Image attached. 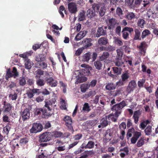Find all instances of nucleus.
<instances>
[{"label": "nucleus", "instance_id": "16", "mask_svg": "<svg viewBox=\"0 0 158 158\" xmlns=\"http://www.w3.org/2000/svg\"><path fill=\"white\" fill-rule=\"evenodd\" d=\"M86 34V32L85 31H81L76 36L74 40L76 41L80 40Z\"/></svg>", "mask_w": 158, "mask_h": 158}, {"label": "nucleus", "instance_id": "42", "mask_svg": "<svg viewBox=\"0 0 158 158\" xmlns=\"http://www.w3.org/2000/svg\"><path fill=\"white\" fill-rule=\"evenodd\" d=\"M63 11L66 14V10H65L64 7L63 6H61L59 8V11L62 18L64 17V15L63 12Z\"/></svg>", "mask_w": 158, "mask_h": 158}, {"label": "nucleus", "instance_id": "40", "mask_svg": "<svg viewBox=\"0 0 158 158\" xmlns=\"http://www.w3.org/2000/svg\"><path fill=\"white\" fill-rule=\"evenodd\" d=\"M91 54L88 53L84 54L83 56V60L84 61H88L90 59Z\"/></svg>", "mask_w": 158, "mask_h": 158}, {"label": "nucleus", "instance_id": "29", "mask_svg": "<svg viewBox=\"0 0 158 158\" xmlns=\"http://www.w3.org/2000/svg\"><path fill=\"white\" fill-rule=\"evenodd\" d=\"M89 88V87L88 84H82L80 87L81 91L83 93H85Z\"/></svg>", "mask_w": 158, "mask_h": 158}, {"label": "nucleus", "instance_id": "7", "mask_svg": "<svg viewBox=\"0 0 158 158\" xmlns=\"http://www.w3.org/2000/svg\"><path fill=\"white\" fill-rule=\"evenodd\" d=\"M121 77L122 80L116 83L117 85L120 86L123 85L124 83L127 81L129 77V76L128 73H124L122 75Z\"/></svg>", "mask_w": 158, "mask_h": 158}, {"label": "nucleus", "instance_id": "53", "mask_svg": "<svg viewBox=\"0 0 158 158\" xmlns=\"http://www.w3.org/2000/svg\"><path fill=\"white\" fill-rule=\"evenodd\" d=\"M134 1V0H125V3L127 5L132 7Z\"/></svg>", "mask_w": 158, "mask_h": 158}, {"label": "nucleus", "instance_id": "47", "mask_svg": "<svg viewBox=\"0 0 158 158\" xmlns=\"http://www.w3.org/2000/svg\"><path fill=\"white\" fill-rule=\"evenodd\" d=\"M135 36L134 39L135 40H139V38L140 35V31L137 29L135 30Z\"/></svg>", "mask_w": 158, "mask_h": 158}, {"label": "nucleus", "instance_id": "51", "mask_svg": "<svg viewBox=\"0 0 158 158\" xmlns=\"http://www.w3.org/2000/svg\"><path fill=\"white\" fill-rule=\"evenodd\" d=\"M150 34V31L148 30H145L142 32V38H144L146 36Z\"/></svg>", "mask_w": 158, "mask_h": 158}, {"label": "nucleus", "instance_id": "49", "mask_svg": "<svg viewBox=\"0 0 158 158\" xmlns=\"http://www.w3.org/2000/svg\"><path fill=\"white\" fill-rule=\"evenodd\" d=\"M26 81L25 78L23 77H20L19 79V84L20 85L23 86L25 85Z\"/></svg>", "mask_w": 158, "mask_h": 158}, {"label": "nucleus", "instance_id": "57", "mask_svg": "<svg viewBox=\"0 0 158 158\" xmlns=\"http://www.w3.org/2000/svg\"><path fill=\"white\" fill-rule=\"evenodd\" d=\"M85 12L83 11L81 12L79 16V19L80 21L83 20L85 18Z\"/></svg>", "mask_w": 158, "mask_h": 158}, {"label": "nucleus", "instance_id": "34", "mask_svg": "<svg viewBox=\"0 0 158 158\" xmlns=\"http://www.w3.org/2000/svg\"><path fill=\"white\" fill-rule=\"evenodd\" d=\"M109 56V53L107 52H104L103 53L102 55L99 57L100 60L102 61L107 58Z\"/></svg>", "mask_w": 158, "mask_h": 158}, {"label": "nucleus", "instance_id": "46", "mask_svg": "<svg viewBox=\"0 0 158 158\" xmlns=\"http://www.w3.org/2000/svg\"><path fill=\"white\" fill-rule=\"evenodd\" d=\"M36 84L38 86H43L45 84L44 80L42 79H39L36 81Z\"/></svg>", "mask_w": 158, "mask_h": 158}, {"label": "nucleus", "instance_id": "43", "mask_svg": "<svg viewBox=\"0 0 158 158\" xmlns=\"http://www.w3.org/2000/svg\"><path fill=\"white\" fill-rule=\"evenodd\" d=\"M135 17V14L132 12H131L128 14L126 16V18L129 20H131L134 19Z\"/></svg>", "mask_w": 158, "mask_h": 158}, {"label": "nucleus", "instance_id": "61", "mask_svg": "<svg viewBox=\"0 0 158 158\" xmlns=\"http://www.w3.org/2000/svg\"><path fill=\"white\" fill-rule=\"evenodd\" d=\"M145 82V80L144 79H142L140 81H139L138 83V86L139 87H143Z\"/></svg>", "mask_w": 158, "mask_h": 158}, {"label": "nucleus", "instance_id": "35", "mask_svg": "<svg viewBox=\"0 0 158 158\" xmlns=\"http://www.w3.org/2000/svg\"><path fill=\"white\" fill-rule=\"evenodd\" d=\"M135 132L134 129L133 128L129 129L127 134V139L131 137L132 135V134L133 133H134Z\"/></svg>", "mask_w": 158, "mask_h": 158}, {"label": "nucleus", "instance_id": "8", "mask_svg": "<svg viewBox=\"0 0 158 158\" xmlns=\"http://www.w3.org/2000/svg\"><path fill=\"white\" fill-rule=\"evenodd\" d=\"M52 97H53L52 99L48 102H46L45 106L48 108V110L50 111L51 110V107L52 105L54 104L56 101V95L54 94H53Z\"/></svg>", "mask_w": 158, "mask_h": 158}, {"label": "nucleus", "instance_id": "39", "mask_svg": "<svg viewBox=\"0 0 158 158\" xmlns=\"http://www.w3.org/2000/svg\"><path fill=\"white\" fill-rule=\"evenodd\" d=\"M144 132L146 135H150L152 132L151 126H148L145 129Z\"/></svg>", "mask_w": 158, "mask_h": 158}, {"label": "nucleus", "instance_id": "2", "mask_svg": "<svg viewBox=\"0 0 158 158\" xmlns=\"http://www.w3.org/2000/svg\"><path fill=\"white\" fill-rule=\"evenodd\" d=\"M126 104L125 102L123 101L119 104H117L111 108L112 110L115 111L116 114L119 115L121 114L122 109L126 106Z\"/></svg>", "mask_w": 158, "mask_h": 158}, {"label": "nucleus", "instance_id": "17", "mask_svg": "<svg viewBox=\"0 0 158 158\" xmlns=\"http://www.w3.org/2000/svg\"><path fill=\"white\" fill-rule=\"evenodd\" d=\"M62 144L63 143L60 141H57L56 143V149L60 152L64 151L66 149V147L64 145L62 146Z\"/></svg>", "mask_w": 158, "mask_h": 158}, {"label": "nucleus", "instance_id": "30", "mask_svg": "<svg viewBox=\"0 0 158 158\" xmlns=\"http://www.w3.org/2000/svg\"><path fill=\"white\" fill-rule=\"evenodd\" d=\"M4 108L5 111L9 112L12 108V106L9 103L4 102Z\"/></svg>", "mask_w": 158, "mask_h": 158}, {"label": "nucleus", "instance_id": "19", "mask_svg": "<svg viewBox=\"0 0 158 158\" xmlns=\"http://www.w3.org/2000/svg\"><path fill=\"white\" fill-rule=\"evenodd\" d=\"M141 111L139 110H137L135 111L133 116V118L134 120V122L135 123H137L139 118L141 114Z\"/></svg>", "mask_w": 158, "mask_h": 158}, {"label": "nucleus", "instance_id": "54", "mask_svg": "<svg viewBox=\"0 0 158 158\" xmlns=\"http://www.w3.org/2000/svg\"><path fill=\"white\" fill-rule=\"evenodd\" d=\"M97 81L96 80L94 79L92 80L91 82L88 84L90 87L93 88L94 87L96 84Z\"/></svg>", "mask_w": 158, "mask_h": 158}, {"label": "nucleus", "instance_id": "33", "mask_svg": "<svg viewBox=\"0 0 158 158\" xmlns=\"http://www.w3.org/2000/svg\"><path fill=\"white\" fill-rule=\"evenodd\" d=\"M150 123V122L148 120L143 121L140 124L139 127L142 129H143L147 125Z\"/></svg>", "mask_w": 158, "mask_h": 158}, {"label": "nucleus", "instance_id": "22", "mask_svg": "<svg viewBox=\"0 0 158 158\" xmlns=\"http://www.w3.org/2000/svg\"><path fill=\"white\" fill-rule=\"evenodd\" d=\"M33 63L28 59H26L25 60V68L27 69H29L33 65Z\"/></svg>", "mask_w": 158, "mask_h": 158}, {"label": "nucleus", "instance_id": "59", "mask_svg": "<svg viewBox=\"0 0 158 158\" xmlns=\"http://www.w3.org/2000/svg\"><path fill=\"white\" fill-rule=\"evenodd\" d=\"M10 129V127L9 126H7L3 128V131L6 135H7Z\"/></svg>", "mask_w": 158, "mask_h": 158}, {"label": "nucleus", "instance_id": "18", "mask_svg": "<svg viewBox=\"0 0 158 158\" xmlns=\"http://www.w3.org/2000/svg\"><path fill=\"white\" fill-rule=\"evenodd\" d=\"M94 142L92 141H89L86 144L85 143H83L82 145V148L89 149L92 148L94 147Z\"/></svg>", "mask_w": 158, "mask_h": 158}, {"label": "nucleus", "instance_id": "44", "mask_svg": "<svg viewBox=\"0 0 158 158\" xmlns=\"http://www.w3.org/2000/svg\"><path fill=\"white\" fill-rule=\"evenodd\" d=\"M32 53V51H30L23 54H21L19 55V56L24 58L27 59V57L28 56L31 55Z\"/></svg>", "mask_w": 158, "mask_h": 158}, {"label": "nucleus", "instance_id": "6", "mask_svg": "<svg viewBox=\"0 0 158 158\" xmlns=\"http://www.w3.org/2000/svg\"><path fill=\"white\" fill-rule=\"evenodd\" d=\"M40 141L41 142L49 141L51 139L50 133L45 132L41 135L39 137Z\"/></svg>", "mask_w": 158, "mask_h": 158}, {"label": "nucleus", "instance_id": "32", "mask_svg": "<svg viewBox=\"0 0 158 158\" xmlns=\"http://www.w3.org/2000/svg\"><path fill=\"white\" fill-rule=\"evenodd\" d=\"M94 65L96 69L98 70L101 69L102 64L101 62L99 61H97L94 62Z\"/></svg>", "mask_w": 158, "mask_h": 158}, {"label": "nucleus", "instance_id": "28", "mask_svg": "<svg viewBox=\"0 0 158 158\" xmlns=\"http://www.w3.org/2000/svg\"><path fill=\"white\" fill-rule=\"evenodd\" d=\"M91 39H85L82 41V43L86 47L90 46L92 45L91 43Z\"/></svg>", "mask_w": 158, "mask_h": 158}, {"label": "nucleus", "instance_id": "38", "mask_svg": "<svg viewBox=\"0 0 158 158\" xmlns=\"http://www.w3.org/2000/svg\"><path fill=\"white\" fill-rule=\"evenodd\" d=\"M95 15V13L92 10L89 9L87 12V16L90 18L93 17Z\"/></svg>", "mask_w": 158, "mask_h": 158}, {"label": "nucleus", "instance_id": "21", "mask_svg": "<svg viewBox=\"0 0 158 158\" xmlns=\"http://www.w3.org/2000/svg\"><path fill=\"white\" fill-rule=\"evenodd\" d=\"M120 151L121 152L120 155L121 157L123 158L128 154L129 151L128 148L125 147L123 148L120 149Z\"/></svg>", "mask_w": 158, "mask_h": 158}, {"label": "nucleus", "instance_id": "41", "mask_svg": "<svg viewBox=\"0 0 158 158\" xmlns=\"http://www.w3.org/2000/svg\"><path fill=\"white\" fill-rule=\"evenodd\" d=\"M42 112H44L42 108H36L35 109L34 114L35 115H40Z\"/></svg>", "mask_w": 158, "mask_h": 158}, {"label": "nucleus", "instance_id": "11", "mask_svg": "<svg viewBox=\"0 0 158 158\" xmlns=\"http://www.w3.org/2000/svg\"><path fill=\"white\" fill-rule=\"evenodd\" d=\"M127 31H128L129 33L133 31V29L132 28L125 27L123 30V37L125 39H126L129 35V33Z\"/></svg>", "mask_w": 158, "mask_h": 158}, {"label": "nucleus", "instance_id": "25", "mask_svg": "<svg viewBox=\"0 0 158 158\" xmlns=\"http://www.w3.org/2000/svg\"><path fill=\"white\" fill-rule=\"evenodd\" d=\"M45 59V57L42 54H38L36 55L35 60L36 61L40 62L44 60Z\"/></svg>", "mask_w": 158, "mask_h": 158}, {"label": "nucleus", "instance_id": "9", "mask_svg": "<svg viewBox=\"0 0 158 158\" xmlns=\"http://www.w3.org/2000/svg\"><path fill=\"white\" fill-rule=\"evenodd\" d=\"M107 23L108 24V29H113L117 24L116 20L114 18L109 19L107 21Z\"/></svg>", "mask_w": 158, "mask_h": 158}, {"label": "nucleus", "instance_id": "13", "mask_svg": "<svg viewBox=\"0 0 158 158\" xmlns=\"http://www.w3.org/2000/svg\"><path fill=\"white\" fill-rule=\"evenodd\" d=\"M23 120L25 121L28 119L30 118V113L28 109H25L21 113Z\"/></svg>", "mask_w": 158, "mask_h": 158}, {"label": "nucleus", "instance_id": "23", "mask_svg": "<svg viewBox=\"0 0 158 158\" xmlns=\"http://www.w3.org/2000/svg\"><path fill=\"white\" fill-rule=\"evenodd\" d=\"M119 116L118 114H116L115 113L114 114H110L108 116L107 118L109 119L110 120L114 122H115L116 121Z\"/></svg>", "mask_w": 158, "mask_h": 158}, {"label": "nucleus", "instance_id": "52", "mask_svg": "<svg viewBox=\"0 0 158 158\" xmlns=\"http://www.w3.org/2000/svg\"><path fill=\"white\" fill-rule=\"evenodd\" d=\"M82 110L84 111H89L90 110L89 107L88 103H86L84 104L82 108Z\"/></svg>", "mask_w": 158, "mask_h": 158}, {"label": "nucleus", "instance_id": "56", "mask_svg": "<svg viewBox=\"0 0 158 158\" xmlns=\"http://www.w3.org/2000/svg\"><path fill=\"white\" fill-rule=\"evenodd\" d=\"M121 59H117V61L115 62V64L116 66H119L122 65L123 64V62L121 60Z\"/></svg>", "mask_w": 158, "mask_h": 158}, {"label": "nucleus", "instance_id": "12", "mask_svg": "<svg viewBox=\"0 0 158 158\" xmlns=\"http://www.w3.org/2000/svg\"><path fill=\"white\" fill-rule=\"evenodd\" d=\"M137 85L136 82L134 80L130 81L127 88V91L129 93L133 91L136 87Z\"/></svg>", "mask_w": 158, "mask_h": 158}, {"label": "nucleus", "instance_id": "14", "mask_svg": "<svg viewBox=\"0 0 158 158\" xmlns=\"http://www.w3.org/2000/svg\"><path fill=\"white\" fill-rule=\"evenodd\" d=\"M64 120L65 122L66 125L68 128L70 130L72 129V120L71 118L68 116H65L64 118Z\"/></svg>", "mask_w": 158, "mask_h": 158}, {"label": "nucleus", "instance_id": "50", "mask_svg": "<svg viewBox=\"0 0 158 158\" xmlns=\"http://www.w3.org/2000/svg\"><path fill=\"white\" fill-rule=\"evenodd\" d=\"M138 24L141 28H143L145 24V21L143 19H139L138 20Z\"/></svg>", "mask_w": 158, "mask_h": 158}, {"label": "nucleus", "instance_id": "20", "mask_svg": "<svg viewBox=\"0 0 158 158\" xmlns=\"http://www.w3.org/2000/svg\"><path fill=\"white\" fill-rule=\"evenodd\" d=\"M106 34V31L102 27H100L98 29L96 36L97 37H99L101 35H104Z\"/></svg>", "mask_w": 158, "mask_h": 158}, {"label": "nucleus", "instance_id": "63", "mask_svg": "<svg viewBox=\"0 0 158 158\" xmlns=\"http://www.w3.org/2000/svg\"><path fill=\"white\" fill-rule=\"evenodd\" d=\"M28 142V140L27 138L22 139H20V142L23 145H24Z\"/></svg>", "mask_w": 158, "mask_h": 158}, {"label": "nucleus", "instance_id": "27", "mask_svg": "<svg viewBox=\"0 0 158 158\" xmlns=\"http://www.w3.org/2000/svg\"><path fill=\"white\" fill-rule=\"evenodd\" d=\"M87 80V78L85 76L79 77L75 83L76 84H77L78 83L85 82Z\"/></svg>", "mask_w": 158, "mask_h": 158}, {"label": "nucleus", "instance_id": "48", "mask_svg": "<svg viewBox=\"0 0 158 158\" xmlns=\"http://www.w3.org/2000/svg\"><path fill=\"white\" fill-rule=\"evenodd\" d=\"M117 58L118 59H121L123 55V52L122 51L121 49L120 48L117 49Z\"/></svg>", "mask_w": 158, "mask_h": 158}, {"label": "nucleus", "instance_id": "26", "mask_svg": "<svg viewBox=\"0 0 158 158\" xmlns=\"http://www.w3.org/2000/svg\"><path fill=\"white\" fill-rule=\"evenodd\" d=\"M108 43L107 39L105 37H101L98 40V43L99 44L106 45Z\"/></svg>", "mask_w": 158, "mask_h": 158}, {"label": "nucleus", "instance_id": "37", "mask_svg": "<svg viewBox=\"0 0 158 158\" xmlns=\"http://www.w3.org/2000/svg\"><path fill=\"white\" fill-rule=\"evenodd\" d=\"M60 108L64 110H65L66 109V106L67 105L66 103L65 102V101L62 99H60Z\"/></svg>", "mask_w": 158, "mask_h": 158}, {"label": "nucleus", "instance_id": "64", "mask_svg": "<svg viewBox=\"0 0 158 158\" xmlns=\"http://www.w3.org/2000/svg\"><path fill=\"white\" fill-rule=\"evenodd\" d=\"M39 65L43 69H46L47 66V64L43 62H40L39 63Z\"/></svg>", "mask_w": 158, "mask_h": 158}, {"label": "nucleus", "instance_id": "4", "mask_svg": "<svg viewBox=\"0 0 158 158\" xmlns=\"http://www.w3.org/2000/svg\"><path fill=\"white\" fill-rule=\"evenodd\" d=\"M43 127L41 124L34 123L32 124V128L30 129V132L31 133H36L41 131Z\"/></svg>", "mask_w": 158, "mask_h": 158}, {"label": "nucleus", "instance_id": "36", "mask_svg": "<svg viewBox=\"0 0 158 158\" xmlns=\"http://www.w3.org/2000/svg\"><path fill=\"white\" fill-rule=\"evenodd\" d=\"M144 143V139L143 137H141L138 140L136 144V146L138 147L142 146Z\"/></svg>", "mask_w": 158, "mask_h": 158}, {"label": "nucleus", "instance_id": "58", "mask_svg": "<svg viewBox=\"0 0 158 158\" xmlns=\"http://www.w3.org/2000/svg\"><path fill=\"white\" fill-rule=\"evenodd\" d=\"M117 14L118 15L119 17H121L123 15V11L119 7H118L116 10Z\"/></svg>", "mask_w": 158, "mask_h": 158}, {"label": "nucleus", "instance_id": "3", "mask_svg": "<svg viewBox=\"0 0 158 158\" xmlns=\"http://www.w3.org/2000/svg\"><path fill=\"white\" fill-rule=\"evenodd\" d=\"M47 76L45 78V80L47 81V83L51 87H55L57 85V81L54 80L52 77H48V76H53V74L52 73H49L46 72L45 73Z\"/></svg>", "mask_w": 158, "mask_h": 158}, {"label": "nucleus", "instance_id": "31", "mask_svg": "<svg viewBox=\"0 0 158 158\" xmlns=\"http://www.w3.org/2000/svg\"><path fill=\"white\" fill-rule=\"evenodd\" d=\"M113 42L115 44L119 46H122L123 44L121 40L117 37L114 38Z\"/></svg>", "mask_w": 158, "mask_h": 158}, {"label": "nucleus", "instance_id": "45", "mask_svg": "<svg viewBox=\"0 0 158 158\" xmlns=\"http://www.w3.org/2000/svg\"><path fill=\"white\" fill-rule=\"evenodd\" d=\"M101 125H102V127H104L108 125V123L106 119L102 118L101 121Z\"/></svg>", "mask_w": 158, "mask_h": 158}, {"label": "nucleus", "instance_id": "15", "mask_svg": "<svg viewBox=\"0 0 158 158\" xmlns=\"http://www.w3.org/2000/svg\"><path fill=\"white\" fill-rule=\"evenodd\" d=\"M141 135V132L136 131L134 134L133 136L131 139V142L132 144L135 143Z\"/></svg>", "mask_w": 158, "mask_h": 158}, {"label": "nucleus", "instance_id": "24", "mask_svg": "<svg viewBox=\"0 0 158 158\" xmlns=\"http://www.w3.org/2000/svg\"><path fill=\"white\" fill-rule=\"evenodd\" d=\"M115 85L113 83L109 82L106 84L105 88L106 89L111 90L115 89Z\"/></svg>", "mask_w": 158, "mask_h": 158}, {"label": "nucleus", "instance_id": "62", "mask_svg": "<svg viewBox=\"0 0 158 158\" xmlns=\"http://www.w3.org/2000/svg\"><path fill=\"white\" fill-rule=\"evenodd\" d=\"M112 68L115 73H116L117 74H119L121 73L120 69H119L118 68L114 67H113Z\"/></svg>", "mask_w": 158, "mask_h": 158}, {"label": "nucleus", "instance_id": "55", "mask_svg": "<svg viewBox=\"0 0 158 158\" xmlns=\"http://www.w3.org/2000/svg\"><path fill=\"white\" fill-rule=\"evenodd\" d=\"M146 42H143L141 43L140 45L139 46V48L141 51L143 50V52L145 53V52L143 49L146 47Z\"/></svg>", "mask_w": 158, "mask_h": 158}, {"label": "nucleus", "instance_id": "60", "mask_svg": "<svg viewBox=\"0 0 158 158\" xmlns=\"http://www.w3.org/2000/svg\"><path fill=\"white\" fill-rule=\"evenodd\" d=\"M27 96L29 98H31L34 96V94L31 89H30L28 90L27 93Z\"/></svg>", "mask_w": 158, "mask_h": 158}, {"label": "nucleus", "instance_id": "1", "mask_svg": "<svg viewBox=\"0 0 158 158\" xmlns=\"http://www.w3.org/2000/svg\"><path fill=\"white\" fill-rule=\"evenodd\" d=\"M92 7L94 10L98 11L99 14L101 16H103L106 12V7L103 3H94L92 5Z\"/></svg>", "mask_w": 158, "mask_h": 158}, {"label": "nucleus", "instance_id": "10", "mask_svg": "<svg viewBox=\"0 0 158 158\" xmlns=\"http://www.w3.org/2000/svg\"><path fill=\"white\" fill-rule=\"evenodd\" d=\"M68 9L69 11L73 13H76L77 10L76 4L74 2H70L68 4Z\"/></svg>", "mask_w": 158, "mask_h": 158}, {"label": "nucleus", "instance_id": "5", "mask_svg": "<svg viewBox=\"0 0 158 158\" xmlns=\"http://www.w3.org/2000/svg\"><path fill=\"white\" fill-rule=\"evenodd\" d=\"M18 75L19 73L17 71L16 68L15 67H13L11 73L10 69H9L7 70L5 78L6 80H8L9 78L12 77H14V78H15L18 77Z\"/></svg>", "mask_w": 158, "mask_h": 158}]
</instances>
